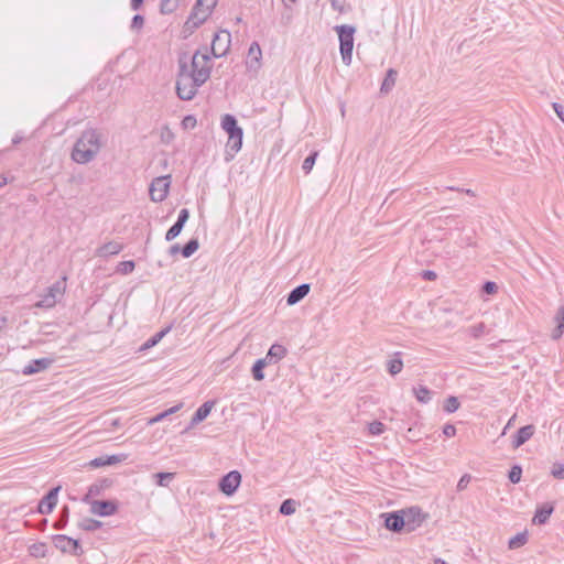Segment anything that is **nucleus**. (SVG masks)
<instances>
[{
  "instance_id": "obj_3",
  "label": "nucleus",
  "mask_w": 564,
  "mask_h": 564,
  "mask_svg": "<svg viewBox=\"0 0 564 564\" xmlns=\"http://www.w3.org/2000/svg\"><path fill=\"white\" fill-rule=\"evenodd\" d=\"M188 70L196 75L198 82H207L212 73L210 57L207 54V50L204 53L196 51L192 57L187 55Z\"/></svg>"
},
{
  "instance_id": "obj_7",
  "label": "nucleus",
  "mask_w": 564,
  "mask_h": 564,
  "mask_svg": "<svg viewBox=\"0 0 564 564\" xmlns=\"http://www.w3.org/2000/svg\"><path fill=\"white\" fill-rule=\"evenodd\" d=\"M65 291V284L63 281H57L53 285H51L46 293L42 296V299L35 303V307L40 308H51L55 306L57 302V296L63 295Z\"/></svg>"
},
{
  "instance_id": "obj_26",
  "label": "nucleus",
  "mask_w": 564,
  "mask_h": 564,
  "mask_svg": "<svg viewBox=\"0 0 564 564\" xmlns=\"http://www.w3.org/2000/svg\"><path fill=\"white\" fill-rule=\"evenodd\" d=\"M398 72L393 68L388 69L386 77L381 84L380 91L383 94H388L397 82Z\"/></svg>"
},
{
  "instance_id": "obj_1",
  "label": "nucleus",
  "mask_w": 564,
  "mask_h": 564,
  "mask_svg": "<svg viewBox=\"0 0 564 564\" xmlns=\"http://www.w3.org/2000/svg\"><path fill=\"white\" fill-rule=\"evenodd\" d=\"M101 148L100 133L96 129H87L74 144L72 159L79 164L89 163Z\"/></svg>"
},
{
  "instance_id": "obj_2",
  "label": "nucleus",
  "mask_w": 564,
  "mask_h": 564,
  "mask_svg": "<svg viewBox=\"0 0 564 564\" xmlns=\"http://www.w3.org/2000/svg\"><path fill=\"white\" fill-rule=\"evenodd\" d=\"M203 84H205V82H198L196 75L189 73L187 54H182L178 57V72L175 86L177 97L182 100H192Z\"/></svg>"
},
{
  "instance_id": "obj_52",
  "label": "nucleus",
  "mask_w": 564,
  "mask_h": 564,
  "mask_svg": "<svg viewBox=\"0 0 564 564\" xmlns=\"http://www.w3.org/2000/svg\"><path fill=\"white\" fill-rule=\"evenodd\" d=\"M188 218H189V212H188V209L183 208V209H181V210H180V213H178V217H177V220H176V221H177V223H182V225L184 226V225H185V223L188 220Z\"/></svg>"
},
{
  "instance_id": "obj_43",
  "label": "nucleus",
  "mask_w": 564,
  "mask_h": 564,
  "mask_svg": "<svg viewBox=\"0 0 564 564\" xmlns=\"http://www.w3.org/2000/svg\"><path fill=\"white\" fill-rule=\"evenodd\" d=\"M551 475L556 479L564 480V464H553Z\"/></svg>"
},
{
  "instance_id": "obj_17",
  "label": "nucleus",
  "mask_w": 564,
  "mask_h": 564,
  "mask_svg": "<svg viewBox=\"0 0 564 564\" xmlns=\"http://www.w3.org/2000/svg\"><path fill=\"white\" fill-rule=\"evenodd\" d=\"M215 403L216 402L214 400H209V401L204 402L196 410L194 415L192 416L189 427H193V426L199 424L200 422H203L209 415V413L213 410Z\"/></svg>"
},
{
  "instance_id": "obj_8",
  "label": "nucleus",
  "mask_w": 564,
  "mask_h": 564,
  "mask_svg": "<svg viewBox=\"0 0 564 564\" xmlns=\"http://www.w3.org/2000/svg\"><path fill=\"white\" fill-rule=\"evenodd\" d=\"M231 35L228 31L223 30L216 33L212 41V54L214 57H221L227 54L230 47Z\"/></svg>"
},
{
  "instance_id": "obj_37",
  "label": "nucleus",
  "mask_w": 564,
  "mask_h": 564,
  "mask_svg": "<svg viewBox=\"0 0 564 564\" xmlns=\"http://www.w3.org/2000/svg\"><path fill=\"white\" fill-rule=\"evenodd\" d=\"M101 522L95 519H84L79 527L86 531H95L101 527Z\"/></svg>"
},
{
  "instance_id": "obj_12",
  "label": "nucleus",
  "mask_w": 564,
  "mask_h": 564,
  "mask_svg": "<svg viewBox=\"0 0 564 564\" xmlns=\"http://www.w3.org/2000/svg\"><path fill=\"white\" fill-rule=\"evenodd\" d=\"M61 486L52 488L39 502L37 511L41 514H48L53 511L57 503V495Z\"/></svg>"
},
{
  "instance_id": "obj_23",
  "label": "nucleus",
  "mask_w": 564,
  "mask_h": 564,
  "mask_svg": "<svg viewBox=\"0 0 564 564\" xmlns=\"http://www.w3.org/2000/svg\"><path fill=\"white\" fill-rule=\"evenodd\" d=\"M554 322L557 324L556 327L552 330L551 337L554 340H557L564 334V305L560 306Z\"/></svg>"
},
{
  "instance_id": "obj_4",
  "label": "nucleus",
  "mask_w": 564,
  "mask_h": 564,
  "mask_svg": "<svg viewBox=\"0 0 564 564\" xmlns=\"http://www.w3.org/2000/svg\"><path fill=\"white\" fill-rule=\"evenodd\" d=\"M216 3L217 0H196V3L191 12V15L185 22L184 28L187 31H193L197 29L210 15Z\"/></svg>"
},
{
  "instance_id": "obj_6",
  "label": "nucleus",
  "mask_w": 564,
  "mask_h": 564,
  "mask_svg": "<svg viewBox=\"0 0 564 564\" xmlns=\"http://www.w3.org/2000/svg\"><path fill=\"white\" fill-rule=\"evenodd\" d=\"M170 175L155 177L149 188L150 197L153 202L159 203L166 198L170 188Z\"/></svg>"
},
{
  "instance_id": "obj_25",
  "label": "nucleus",
  "mask_w": 564,
  "mask_h": 564,
  "mask_svg": "<svg viewBox=\"0 0 564 564\" xmlns=\"http://www.w3.org/2000/svg\"><path fill=\"white\" fill-rule=\"evenodd\" d=\"M388 372L391 376L400 373L403 369V361L401 359V352L397 351L393 354V358L387 362Z\"/></svg>"
},
{
  "instance_id": "obj_16",
  "label": "nucleus",
  "mask_w": 564,
  "mask_h": 564,
  "mask_svg": "<svg viewBox=\"0 0 564 564\" xmlns=\"http://www.w3.org/2000/svg\"><path fill=\"white\" fill-rule=\"evenodd\" d=\"M52 364V358L34 359L23 368L22 372L25 376L34 375L40 371L46 370L48 367H51Z\"/></svg>"
},
{
  "instance_id": "obj_29",
  "label": "nucleus",
  "mask_w": 564,
  "mask_h": 564,
  "mask_svg": "<svg viewBox=\"0 0 564 564\" xmlns=\"http://www.w3.org/2000/svg\"><path fill=\"white\" fill-rule=\"evenodd\" d=\"M170 330V327L167 328H164L162 330H160L159 333H156L154 336H152L151 338H149L141 347H140V350L143 351V350H147V349H150L152 347H154Z\"/></svg>"
},
{
  "instance_id": "obj_48",
  "label": "nucleus",
  "mask_w": 564,
  "mask_h": 564,
  "mask_svg": "<svg viewBox=\"0 0 564 564\" xmlns=\"http://www.w3.org/2000/svg\"><path fill=\"white\" fill-rule=\"evenodd\" d=\"M143 24H144L143 15L135 14L132 18V21H131V29L132 30H140L143 26Z\"/></svg>"
},
{
  "instance_id": "obj_40",
  "label": "nucleus",
  "mask_w": 564,
  "mask_h": 564,
  "mask_svg": "<svg viewBox=\"0 0 564 564\" xmlns=\"http://www.w3.org/2000/svg\"><path fill=\"white\" fill-rule=\"evenodd\" d=\"M183 227H184V226L182 225V223H177V221H176V223H175V224H174V225H173V226L167 230V232H166V235H165V239H166L167 241H171V240L175 239V238L181 234V231H182Z\"/></svg>"
},
{
  "instance_id": "obj_60",
  "label": "nucleus",
  "mask_w": 564,
  "mask_h": 564,
  "mask_svg": "<svg viewBox=\"0 0 564 564\" xmlns=\"http://www.w3.org/2000/svg\"><path fill=\"white\" fill-rule=\"evenodd\" d=\"M182 406H183V404H182V403H180V404H177V405H174V406H172V408H170V409L165 410L164 412H165V413H167V416H169V415H171V414H173V413L177 412Z\"/></svg>"
},
{
  "instance_id": "obj_34",
  "label": "nucleus",
  "mask_w": 564,
  "mask_h": 564,
  "mask_svg": "<svg viewBox=\"0 0 564 564\" xmlns=\"http://www.w3.org/2000/svg\"><path fill=\"white\" fill-rule=\"evenodd\" d=\"M297 502L294 499H285L280 506V513L283 516L293 514L296 510Z\"/></svg>"
},
{
  "instance_id": "obj_24",
  "label": "nucleus",
  "mask_w": 564,
  "mask_h": 564,
  "mask_svg": "<svg viewBox=\"0 0 564 564\" xmlns=\"http://www.w3.org/2000/svg\"><path fill=\"white\" fill-rule=\"evenodd\" d=\"M554 510L553 505L544 503L540 508H538L535 516L533 518V522L539 524H544L549 520L550 516Z\"/></svg>"
},
{
  "instance_id": "obj_63",
  "label": "nucleus",
  "mask_w": 564,
  "mask_h": 564,
  "mask_svg": "<svg viewBox=\"0 0 564 564\" xmlns=\"http://www.w3.org/2000/svg\"><path fill=\"white\" fill-rule=\"evenodd\" d=\"M120 425H121V423H120V420H119V419H116V420H113V421L111 422V426H112V427H119Z\"/></svg>"
},
{
  "instance_id": "obj_30",
  "label": "nucleus",
  "mask_w": 564,
  "mask_h": 564,
  "mask_svg": "<svg viewBox=\"0 0 564 564\" xmlns=\"http://www.w3.org/2000/svg\"><path fill=\"white\" fill-rule=\"evenodd\" d=\"M413 393L421 403H429L431 400V391L425 386L414 387Z\"/></svg>"
},
{
  "instance_id": "obj_5",
  "label": "nucleus",
  "mask_w": 564,
  "mask_h": 564,
  "mask_svg": "<svg viewBox=\"0 0 564 564\" xmlns=\"http://www.w3.org/2000/svg\"><path fill=\"white\" fill-rule=\"evenodd\" d=\"M338 37H339V50L341 59L345 65H349L351 63L352 57V48H354V34L356 29L351 25H337L335 28Z\"/></svg>"
},
{
  "instance_id": "obj_50",
  "label": "nucleus",
  "mask_w": 564,
  "mask_h": 564,
  "mask_svg": "<svg viewBox=\"0 0 564 564\" xmlns=\"http://www.w3.org/2000/svg\"><path fill=\"white\" fill-rule=\"evenodd\" d=\"M470 479H471L470 475H468V474L463 475L460 477V479L458 480L457 490L458 491L464 490L468 486V484L470 482Z\"/></svg>"
},
{
  "instance_id": "obj_55",
  "label": "nucleus",
  "mask_w": 564,
  "mask_h": 564,
  "mask_svg": "<svg viewBox=\"0 0 564 564\" xmlns=\"http://www.w3.org/2000/svg\"><path fill=\"white\" fill-rule=\"evenodd\" d=\"M89 465H90L91 467H95V468L106 466V463H105V456H100V457H97V458L93 459V460L89 463Z\"/></svg>"
},
{
  "instance_id": "obj_46",
  "label": "nucleus",
  "mask_w": 564,
  "mask_h": 564,
  "mask_svg": "<svg viewBox=\"0 0 564 564\" xmlns=\"http://www.w3.org/2000/svg\"><path fill=\"white\" fill-rule=\"evenodd\" d=\"M384 431L383 423L379 421H373L369 424V433L372 435H380Z\"/></svg>"
},
{
  "instance_id": "obj_57",
  "label": "nucleus",
  "mask_w": 564,
  "mask_h": 564,
  "mask_svg": "<svg viewBox=\"0 0 564 564\" xmlns=\"http://www.w3.org/2000/svg\"><path fill=\"white\" fill-rule=\"evenodd\" d=\"M553 109L554 111L556 112V115L558 116V118L564 121V117H563V106L557 104V102H554L553 104Z\"/></svg>"
},
{
  "instance_id": "obj_53",
  "label": "nucleus",
  "mask_w": 564,
  "mask_h": 564,
  "mask_svg": "<svg viewBox=\"0 0 564 564\" xmlns=\"http://www.w3.org/2000/svg\"><path fill=\"white\" fill-rule=\"evenodd\" d=\"M443 434L447 437H453L456 434V427L453 424H446L443 429Z\"/></svg>"
},
{
  "instance_id": "obj_35",
  "label": "nucleus",
  "mask_w": 564,
  "mask_h": 564,
  "mask_svg": "<svg viewBox=\"0 0 564 564\" xmlns=\"http://www.w3.org/2000/svg\"><path fill=\"white\" fill-rule=\"evenodd\" d=\"M459 405L460 403L458 399L454 395H451L445 400L443 409L447 413H453L459 409Z\"/></svg>"
},
{
  "instance_id": "obj_42",
  "label": "nucleus",
  "mask_w": 564,
  "mask_h": 564,
  "mask_svg": "<svg viewBox=\"0 0 564 564\" xmlns=\"http://www.w3.org/2000/svg\"><path fill=\"white\" fill-rule=\"evenodd\" d=\"M522 468L519 465L511 467L508 478L512 484H518L521 480Z\"/></svg>"
},
{
  "instance_id": "obj_21",
  "label": "nucleus",
  "mask_w": 564,
  "mask_h": 564,
  "mask_svg": "<svg viewBox=\"0 0 564 564\" xmlns=\"http://www.w3.org/2000/svg\"><path fill=\"white\" fill-rule=\"evenodd\" d=\"M288 354V350L284 346L274 344L269 348L265 357L263 359L267 360L269 365L276 364L281 359H283Z\"/></svg>"
},
{
  "instance_id": "obj_39",
  "label": "nucleus",
  "mask_w": 564,
  "mask_h": 564,
  "mask_svg": "<svg viewBox=\"0 0 564 564\" xmlns=\"http://www.w3.org/2000/svg\"><path fill=\"white\" fill-rule=\"evenodd\" d=\"M68 507L66 506L61 510L59 518L54 522V528L56 530H61L66 525L68 520Z\"/></svg>"
},
{
  "instance_id": "obj_62",
  "label": "nucleus",
  "mask_w": 564,
  "mask_h": 564,
  "mask_svg": "<svg viewBox=\"0 0 564 564\" xmlns=\"http://www.w3.org/2000/svg\"><path fill=\"white\" fill-rule=\"evenodd\" d=\"M6 324H7V318L0 316V330L6 326Z\"/></svg>"
},
{
  "instance_id": "obj_10",
  "label": "nucleus",
  "mask_w": 564,
  "mask_h": 564,
  "mask_svg": "<svg viewBox=\"0 0 564 564\" xmlns=\"http://www.w3.org/2000/svg\"><path fill=\"white\" fill-rule=\"evenodd\" d=\"M240 482L241 474L237 470H231L227 475L221 477L218 487L223 494L231 496L236 492Z\"/></svg>"
},
{
  "instance_id": "obj_28",
  "label": "nucleus",
  "mask_w": 564,
  "mask_h": 564,
  "mask_svg": "<svg viewBox=\"0 0 564 564\" xmlns=\"http://www.w3.org/2000/svg\"><path fill=\"white\" fill-rule=\"evenodd\" d=\"M183 0H161L160 12L162 14H172L175 12Z\"/></svg>"
},
{
  "instance_id": "obj_41",
  "label": "nucleus",
  "mask_w": 564,
  "mask_h": 564,
  "mask_svg": "<svg viewBox=\"0 0 564 564\" xmlns=\"http://www.w3.org/2000/svg\"><path fill=\"white\" fill-rule=\"evenodd\" d=\"M486 332V325L484 323H478L476 325H473L468 328V333L474 338H479L482 336Z\"/></svg>"
},
{
  "instance_id": "obj_13",
  "label": "nucleus",
  "mask_w": 564,
  "mask_h": 564,
  "mask_svg": "<svg viewBox=\"0 0 564 564\" xmlns=\"http://www.w3.org/2000/svg\"><path fill=\"white\" fill-rule=\"evenodd\" d=\"M384 525L392 532H400L406 528V517L403 516L402 510L386 514Z\"/></svg>"
},
{
  "instance_id": "obj_38",
  "label": "nucleus",
  "mask_w": 564,
  "mask_h": 564,
  "mask_svg": "<svg viewBox=\"0 0 564 564\" xmlns=\"http://www.w3.org/2000/svg\"><path fill=\"white\" fill-rule=\"evenodd\" d=\"M317 156H318V152L314 151L304 160L302 169L305 174H308L312 171Z\"/></svg>"
},
{
  "instance_id": "obj_47",
  "label": "nucleus",
  "mask_w": 564,
  "mask_h": 564,
  "mask_svg": "<svg viewBox=\"0 0 564 564\" xmlns=\"http://www.w3.org/2000/svg\"><path fill=\"white\" fill-rule=\"evenodd\" d=\"M126 458H127V455H124V454L105 456V463H106V466H110V465L121 463Z\"/></svg>"
},
{
  "instance_id": "obj_45",
  "label": "nucleus",
  "mask_w": 564,
  "mask_h": 564,
  "mask_svg": "<svg viewBox=\"0 0 564 564\" xmlns=\"http://www.w3.org/2000/svg\"><path fill=\"white\" fill-rule=\"evenodd\" d=\"M135 268V264L133 261L129 260V261H122L119 263V268H118V271L123 273V274H128V273H131Z\"/></svg>"
},
{
  "instance_id": "obj_9",
  "label": "nucleus",
  "mask_w": 564,
  "mask_h": 564,
  "mask_svg": "<svg viewBox=\"0 0 564 564\" xmlns=\"http://www.w3.org/2000/svg\"><path fill=\"white\" fill-rule=\"evenodd\" d=\"M53 542L56 549L63 553L69 552L75 556H79L83 553L82 546L78 540L72 539L64 534H57L53 536Z\"/></svg>"
},
{
  "instance_id": "obj_36",
  "label": "nucleus",
  "mask_w": 564,
  "mask_h": 564,
  "mask_svg": "<svg viewBox=\"0 0 564 564\" xmlns=\"http://www.w3.org/2000/svg\"><path fill=\"white\" fill-rule=\"evenodd\" d=\"M154 477L156 478L158 486L166 487L169 481L174 479L175 473H158Z\"/></svg>"
},
{
  "instance_id": "obj_64",
  "label": "nucleus",
  "mask_w": 564,
  "mask_h": 564,
  "mask_svg": "<svg viewBox=\"0 0 564 564\" xmlns=\"http://www.w3.org/2000/svg\"><path fill=\"white\" fill-rule=\"evenodd\" d=\"M434 564H448L447 562H445L444 560L442 558H435L434 560Z\"/></svg>"
},
{
  "instance_id": "obj_19",
  "label": "nucleus",
  "mask_w": 564,
  "mask_h": 564,
  "mask_svg": "<svg viewBox=\"0 0 564 564\" xmlns=\"http://www.w3.org/2000/svg\"><path fill=\"white\" fill-rule=\"evenodd\" d=\"M242 137L243 134H234L228 137V141L226 143V161L232 160L235 154L240 151L242 147Z\"/></svg>"
},
{
  "instance_id": "obj_33",
  "label": "nucleus",
  "mask_w": 564,
  "mask_h": 564,
  "mask_svg": "<svg viewBox=\"0 0 564 564\" xmlns=\"http://www.w3.org/2000/svg\"><path fill=\"white\" fill-rule=\"evenodd\" d=\"M528 542V533L520 532L509 540L508 546L511 550L523 546Z\"/></svg>"
},
{
  "instance_id": "obj_31",
  "label": "nucleus",
  "mask_w": 564,
  "mask_h": 564,
  "mask_svg": "<svg viewBox=\"0 0 564 564\" xmlns=\"http://www.w3.org/2000/svg\"><path fill=\"white\" fill-rule=\"evenodd\" d=\"M199 248L198 240L196 238L189 239L181 249V253L184 258H189Z\"/></svg>"
},
{
  "instance_id": "obj_61",
  "label": "nucleus",
  "mask_w": 564,
  "mask_h": 564,
  "mask_svg": "<svg viewBox=\"0 0 564 564\" xmlns=\"http://www.w3.org/2000/svg\"><path fill=\"white\" fill-rule=\"evenodd\" d=\"M181 247L180 245L175 243L173 245L171 248H170V253L173 256V254H176L177 252H181Z\"/></svg>"
},
{
  "instance_id": "obj_18",
  "label": "nucleus",
  "mask_w": 564,
  "mask_h": 564,
  "mask_svg": "<svg viewBox=\"0 0 564 564\" xmlns=\"http://www.w3.org/2000/svg\"><path fill=\"white\" fill-rule=\"evenodd\" d=\"M534 432L535 427L532 424L520 427L517 434L514 435L512 446L514 448L522 446L527 441H529L533 436Z\"/></svg>"
},
{
  "instance_id": "obj_49",
  "label": "nucleus",
  "mask_w": 564,
  "mask_h": 564,
  "mask_svg": "<svg viewBox=\"0 0 564 564\" xmlns=\"http://www.w3.org/2000/svg\"><path fill=\"white\" fill-rule=\"evenodd\" d=\"M498 290V286L495 282H491V281H487L484 283L482 285V291L486 293V294H494L496 293Z\"/></svg>"
},
{
  "instance_id": "obj_22",
  "label": "nucleus",
  "mask_w": 564,
  "mask_h": 564,
  "mask_svg": "<svg viewBox=\"0 0 564 564\" xmlns=\"http://www.w3.org/2000/svg\"><path fill=\"white\" fill-rule=\"evenodd\" d=\"M121 250H122V245H120L117 241H109V242L100 246L97 249L96 254L98 257H107V256L118 254Z\"/></svg>"
},
{
  "instance_id": "obj_11",
  "label": "nucleus",
  "mask_w": 564,
  "mask_h": 564,
  "mask_svg": "<svg viewBox=\"0 0 564 564\" xmlns=\"http://www.w3.org/2000/svg\"><path fill=\"white\" fill-rule=\"evenodd\" d=\"M118 505L112 500H94L90 502V511L100 517L112 516L117 512Z\"/></svg>"
},
{
  "instance_id": "obj_15",
  "label": "nucleus",
  "mask_w": 564,
  "mask_h": 564,
  "mask_svg": "<svg viewBox=\"0 0 564 564\" xmlns=\"http://www.w3.org/2000/svg\"><path fill=\"white\" fill-rule=\"evenodd\" d=\"M220 126L223 130L230 135L243 134L242 128L238 126V121L235 116L226 113L221 117Z\"/></svg>"
},
{
  "instance_id": "obj_56",
  "label": "nucleus",
  "mask_w": 564,
  "mask_h": 564,
  "mask_svg": "<svg viewBox=\"0 0 564 564\" xmlns=\"http://www.w3.org/2000/svg\"><path fill=\"white\" fill-rule=\"evenodd\" d=\"M422 276H423V279H425L427 281H434L437 278V274L434 271L424 270L422 272Z\"/></svg>"
},
{
  "instance_id": "obj_59",
  "label": "nucleus",
  "mask_w": 564,
  "mask_h": 564,
  "mask_svg": "<svg viewBox=\"0 0 564 564\" xmlns=\"http://www.w3.org/2000/svg\"><path fill=\"white\" fill-rule=\"evenodd\" d=\"M143 1L144 0H131L130 1L131 9L134 10V11L139 10L142 7Z\"/></svg>"
},
{
  "instance_id": "obj_54",
  "label": "nucleus",
  "mask_w": 564,
  "mask_h": 564,
  "mask_svg": "<svg viewBox=\"0 0 564 564\" xmlns=\"http://www.w3.org/2000/svg\"><path fill=\"white\" fill-rule=\"evenodd\" d=\"M98 492H99V488H98L97 486L93 485V486H90V487H89L88 492H87V495L84 497V499H83V500H84L85 502H89V498H90L91 496H94V495H98Z\"/></svg>"
},
{
  "instance_id": "obj_20",
  "label": "nucleus",
  "mask_w": 564,
  "mask_h": 564,
  "mask_svg": "<svg viewBox=\"0 0 564 564\" xmlns=\"http://www.w3.org/2000/svg\"><path fill=\"white\" fill-rule=\"evenodd\" d=\"M311 286L307 283H303L296 288H294L288 295L286 303L289 305H294L302 301L310 292Z\"/></svg>"
},
{
  "instance_id": "obj_58",
  "label": "nucleus",
  "mask_w": 564,
  "mask_h": 564,
  "mask_svg": "<svg viewBox=\"0 0 564 564\" xmlns=\"http://www.w3.org/2000/svg\"><path fill=\"white\" fill-rule=\"evenodd\" d=\"M167 416V413H165L164 411L159 413L158 415H155L154 417H152L150 420V424H153V423H158L160 421H162L163 419H165Z\"/></svg>"
},
{
  "instance_id": "obj_44",
  "label": "nucleus",
  "mask_w": 564,
  "mask_h": 564,
  "mask_svg": "<svg viewBox=\"0 0 564 564\" xmlns=\"http://www.w3.org/2000/svg\"><path fill=\"white\" fill-rule=\"evenodd\" d=\"M248 54L258 63L261 58L260 45L257 42L251 43Z\"/></svg>"
},
{
  "instance_id": "obj_32",
  "label": "nucleus",
  "mask_w": 564,
  "mask_h": 564,
  "mask_svg": "<svg viewBox=\"0 0 564 564\" xmlns=\"http://www.w3.org/2000/svg\"><path fill=\"white\" fill-rule=\"evenodd\" d=\"M29 553L33 557H45L47 553V545L44 542L33 543L29 547Z\"/></svg>"
},
{
  "instance_id": "obj_51",
  "label": "nucleus",
  "mask_w": 564,
  "mask_h": 564,
  "mask_svg": "<svg viewBox=\"0 0 564 564\" xmlns=\"http://www.w3.org/2000/svg\"><path fill=\"white\" fill-rule=\"evenodd\" d=\"M183 126L185 128H195L196 127V118L194 116H186L183 121H182Z\"/></svg>"
},
{
  "instance_id": "obj_27",
  "label": "nucleus",
  "mask_w": 564,
  "mask_h": 564,
  "mask_svg": "<svg viewBox=\"0 0 564 564\" xmlns=\"http://www.w3.org/2000/svg\"><path fill=\"white\" fill-rule=\"evenodd\" d=\"M269 364L267 362L265 359L261 358V359H258L252 368H251V373H252V377L256 381H262L264 379V372H263V369L268 366Z\"/></svg>"
},
{
  "instance_id": "obj_14",
  "label": "nucleus",
  "mask_w": 564,
  "mask_h": 564,
  "mask_svg": "<svg viewBox=\"0 0 564 564\" xmlns=\"http://www.w3.org/2000/svg\"><path fill=\"white\" fill-rule=\"evenodd\" d=\"M402 513L404 517H406V531L411 532L415 530L417 525H420L423 520L424 516L420 508L412 507L406 510H402Z\"/></svg>"
}]
</instances>
